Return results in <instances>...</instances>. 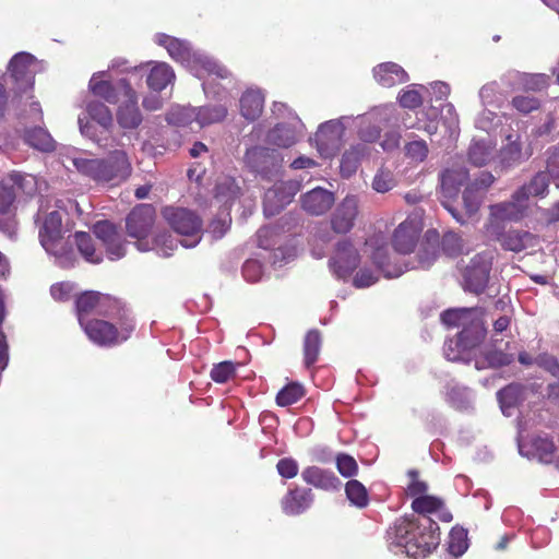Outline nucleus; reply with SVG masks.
Here are the masks:
<instances>
[{
  "label": "nucleus",
  "mask_w": 559,
  "mask_h": 559,
  "mask_svg": "<svg viewBox=\"0 0 559 559\" xmlns=\"http://www.w3.org/2000/svg\"><path fill=\"white\" fill-rule=\"evenodd\" d=\"M522 395V388L518 384H510L498 391L497 397L500 408L506 416L512 415V408L519 403Z\"/></svg>",
  "instance_id": "nucleus-47"
},
{
  "label": "nucleus",
  "mask_w": 559,
  "mask_h": 559,
  "mask_svg": "<svg viewBox=\"0 0 559 559\" xmlns=\"http://www.w3.org/2000/svg\"><path fill=\"white\" fill-rule=\"evenodd\" d=\"M153 41L163 47L168 56L183 66L195 78L202 81V88L207 97L224 99L227 97V90L224 87L217 91L214 85V76L223 81H231V72L216 59L202 50L194 49L192 45L182 38L174 37L165 33H156Z\"/></svg>",
  "instance_id": "nucleus-1"
},
{
  "label": "nucleus",
  "mask_w": 559,
  "mask_h": 559,
  "mask_svg": "<svg viewBox=\"0 0 559 559\" xmlns=\"http://www.w3.org/2000/svg\"><path fill=\"white\" fill-rule=\"evenodd\" d=\"M243 163L250 171L271 180L278 175L283 157L276 150L252 146L246 151Z\"/></svg>",
  "instance_id": "nucleus-13"
},
{
  "label": "nucleus",
  "mask_w": 559,
  "mask_h": 559,
  "mask_svg": "<svg viewBox=\"0 0 559 559\" xmlns=\"http://www.w3.org/2000/svg\"><path fill=\"white\" fill-rule=\"evenodd\" d=\"M231 218L227 210L222 211L216 218H214L206 231L213 239H221L229 229Z\"/></svg>",
  "instance_id": "nucleus-57"
},
{
  "label": "nucleus",
  "mask_w": 559,
  "mask_h": 559,
  "mask_svg": "<svg viewBox=\"0 0 559 559\" xmlns=\"http://www.w3.org/2000/svg\"><path fill=\"white\" fill-rule=\"evenodd\" d=\"M87 337L96 345L112 346L126 341L133 331L132 323H123L120 329L114 324L99 320H86L84 324H80Z\"/></svg>",
  "instance_id": "nucleus-14"
},
{
  "label": "nucleus",
  "mask_w": 559,
  "mask_h": 559,
  "mask_svg": "<svg viewBox=\"0 0 559 559\" xmlns=\"http://www.w3.org/2000/svg\"><path fill=\"white\" fill-rule=\"evenodd\" d=\"M359 255L357 250L347 241L337 245L334 255L330 260V267L338 278H348L357 267Z\"/></svg>",
  "instance_id": "nucleus-25"
},
{
  "label": "nucleus",
  "mask_w": 559,
  "mask_h": 559,
  "mask_svg": "<svg viewBox=\"0 0 559 559\" xmlns=\"http://www.w3.org/2000/svg\"><path fill=\"white\" fill-rule=\"evenodd\" d=\"M300 190L298 181H283L276 183L264 194L263 209L266 216H274L287 204H289L295 194Z\"/></svg>",
  "instance_id": "nucleus-21"
},
{
  "label": "nucleus",
  "mask_w": 559,
  "mask_h": 559,
  "mask_svg": "<svg viewBox=\"0 0 559 559\" xmlns=\"http://www.w3.org/2000/svg\"><path fill=\"white\" fill-rule=\"evenodd\" d=\"M500 121L498 115L490 110L489 107H484V110L476 118L475 124L476 128L484 131H491Z\"/></svg>",
  "instance_id": "nucleus-63"
},
{
  "label": "nucleus",
  "mask_w": 559,
  "mask_h": 559,
  "mask_svg": "<svg viewBox=\"0 0 559 559\" xmlns=\"http://www.w3.org/2000/svg\"><path fill=\"white\" fill-rule=\"evenodd\" d=\"M304 481L323 490L337 489L341 485L340 479L331 471L322 469L318 466H309L301 472Z\"/></svg>",
  "instance_id": "nucleus-38"
},
{
  "label": "nucleus",
  "mask_w": 559,
  "mask_h": 559,
  "mask_svg": "<svg viewBox=\"0 0 559 559\" xmlns=\"http://www.w3.org/2000/svg\"><path fill=\"white\" fill-rule=\"evenodd\" d=\"M214 76V85L217 91H222L224 87L227 90V97L221 99L218 97H207L209 99L219 102L216 105H205L201 107H195V117L197 124L199 128H203L213 123H218L223 121L228 112L227 103L230 100V87L234 85V76L231 75V81H223L221 78Z\"/></svg>",
  "instance_id": "nucleus-16"
},
{
  "label": "nucleus",
  "mask_w": 559,
  "mask_h": 559,
  "mask_svg": "<svg viewBox=\"0 0 559 559\" xmlns=\"http://www.w3.org/2000/svg\"><path fill=\"white\" fill-rule=\"evenodd\" d=\"M111 302L108 296L100 295L95 292H86L76 299V314L80 324L90 320L92 314L104 316L107 313V307Z\"/></svg>",
  "instance_id": "nucleus-27"
},
{
  "label": "nucleus",
  "mask_w": 559,
  "mask_h": 559,
  "mask_svg": "<svg viewBox=\"0 0 559 559\" xmlns=\"http://www.w3.org/2000/svg\"><path fill=\"white\" fill-rule=\"evenodd\" d=\"M23 139L29 146L41 152H51L56 147L55 140L43 127L26 129Z\"/></svg>",
  "instance_id": "nucleus-42"
},
{
  "label": "nucleus",
  "mask_w": 559,
  "mask_h": 559,
  "mask_svg": "<svg viewBox=\"0 0 559 559\" xmlns=\"http://www.w3.org/2000/svg\"><path fill=\"white\" fill-rule=\"evenodd\" d=\"M369 153V147L366 144H356L350 146L342 156L341 159V174L343 177H350L358 169L359 163Z\"/></svg>",
  "instance_id": "nucleus-41"
},
{
  "label": "nucleus",
  "mask_w": 559,
  "mask_h": 559,
  "mask_svg": "<svg viewBox=\"0 0 559 559\" xmlns=\"http://www.w3.org/2000/svg\"><path fill=\"white\" fill-rule=\"evenodd\" d=\"M85 111L91 121L79 117V128L83 136L97 143L100 147L106 146V138L99 132L95 123L104 131L109 132L114 127V115L110 108L100 100H87Z\"/></svg>",
  "instance_id": "nucleus-10"
},
{
  "label": "nucleus",
  "mask_w": 559,
  "mask_h": 559,
  "mask_svg": "<svg viewBox=\"0 0 559 559\" xmlns=\"http://www.w3.org/2000/svg\"><path fill=\"white\" fill-rule=\"evenodd\" d=\"M305 126L297 116H290L287 122L277 123L267 133V141L280 147H290L302 138Z\"/></svg>",
  "instance_id": "nucleus-24"
},
{
  "label": "nucleus",
  "mask_w": 559,
  "mask_h": 559,
  "mask_svg": "<svg viewBox=\"0 0 559 559\" xmlns=\"http://www.w3.org/2000/svg\"><path fill=\"white\" fill-rule=\"evenodd\" d=\"M396 121V108L393 104L379 105L369 111L354 117L352 126L357 128V135L362 144L373 143L380 139L383 128Z\"/></svg>",
  "instance_id": "nucleus-9"
},
{
  "label": "nucleus",
  "mask_w": 559,
  "mask_h": 559,
  "mask_svg": "<svg viewBox=\"0 0 559 559\" xmlns=\"http://www.w3.org/2000/svg\"><path fill=\"white\" fill-rule=\"evenodd\" d=\"M373 78L380 85L392 87L408 81L407 72L395 62H383L373 68Z\"/></svg>",
  "instance_id": "nucleus-37"
},
{
  "label": "nucleus",
  "mask_w": 559,
  "mask_h": 559,
  "mask_svg": "<svg viewBox=\"0 0 559 559\" xmlns=\"http://www.w3.org/2000/svg\"><path fill=\"white\" fill-rule=\"evenodd\" d=\"M154 209L151 205L142 204L136 206L127 217V231L134 238L135 246L140 251H150L154 248L148 238L154 224Z\"/></svg>",
  "instance_id": "nucleus-15"
},
{
  "label": "nucleus",
  "mask_w": 559,
  "mask_h": 559,
  "mask_svg": "<svg viewBox=\"0 0 559 559\" xmlns=\"http://www.w3.org/2000/svg\"><path fill=\"white\" fill-rule=\"evenodd\" d=\"M43 216V225L39 228V240L47 253L56 258V263L62 267L74 264V255L67 250L62 242L63 227L62 213L59 210L47 212L40 204L38 217Z\"/></svg>",
  "instance_id": "nucleus-5"
},
{
  "label": "nucleus",
  "mask_w": 559,
  "mask_h": 559,
  "mask_svg": "<svg viewBox=\"0 0 559 559\" xmlns=\"http://www.w3.org/2000/svg\"><path fill=\"white\" fill-rule=\"evenodd\" d=\"M359 201L355 195H347L335 209L332 216V227L336 233H347L358 215Z\"/></svg>",
  "instance_id": "nucleus-28"
},
{
  "label": "nucleus",
  "mask_w": 559,
  "mask_h": 559,
  "mask_svg": "<svg viewBox=\"0 0 559 559\" xmlns=\"http://www.w3.org/2000/svg\"><path fill=\"white\" fill-rule=\"evenodd\" d=\"M264 99L262 90L258 87L246 90L239 99L241 116L249 121L258 119L263 111Z\"/></svg>",
  "instance_id": "nucleus-36"
},
{
  "label": "nucleus",
  "mask_w": 559,
  "mask_h": 559,
  "mask_svg": "<svg viewBox=\"0 0 559 559\" xmlns=\"http://www.w3.org/2000/svg\"><path fill=\"white\" fill-rule=\"evenodd\" d=\"M519 133H510L506 136V143L500 150V160L503 165L511 166L520 163L531 155L528 150H523Z\"/></svg>",
  "instance_id": "nucleus-39"
},
{
  "label": "nucleus",
  "mask_w": 559,
  "mask_h": 559,
  "mask_svg": "<svg viewBox=\"0 0 559 559\" xmlns=\"http://www.w3.org/2000/svg\"><path fill=\"white\" fill-rule=\"evenodd\" d=\"M75 245L79 252L88 263L98 264L103 261V251L96 248L92 236L84 231H78L74 235Z\"/></svg>",
  "instance_id": "nucleus-43"
},
{
  "label": "nucleus",
  "mask_w": 559,
  "mask_h": 559,
  "mask_svg": "<svg viewBox=\"0 0 559 559\" xmlns=\"http://www.w3.org/2000/svg\"><path fill=\"white\" fill-rule=\"evenodd\" d=\"M237 365L231 361H222L211 370V378L217 383H225L235 376Z\"/></svg>",
  "instance_id": "nucleus-59"
},
{
  "label": "nucleus",
  "mask_w": 559,
  "mask_h": 559,
  "mask_svg": "<svg viewBox=\"0 0 559 559\" xmlns=\"http://www.w3.org/2000/svg\"><path fill=\"white\" fill-rule=\"evenodd\" d=\"M354 116H342L321 123L314 134L313 142L323 158H330L340 151L345 130L352 126Z\"/></svg>",
  "instance_id": "nucleus-12"
},
{
  "label": "nucleus",
  "mask_w": 559,
  "mask_h": 559,
  "mask_svg": "<svg viewBox=\"0 0 559 559\" xmlns=\"http://www.w3.org/2000/svg\"><path fill=\"white\" fill-rule=\"evenodd\" d=\"M442 322L448 326H462L455 338L444 343L443 353L447 359H459L462 352L453 353V345H461L465 337H469V346H477L485 336L484 323L480 312L474 308L450 309L441 314Z\"/></svg>",
  "instance_id": "nucleus-4"
},
{
  "label": "nucleus",
  "mask_w": 559,
  "mask_h": 559,
  "mask_svg": "<svg viewBox=\"0 0 559 559\" xmlns=\"http://www.w3.org/2000/svg\"><path fill=\"white\" fill-rule=\"evenodd\" d=\"M390 550L425 559L440 543L439 526L430 516L400 519L386 532Z\"/></svg>",
  "instance_id": "nucleus-2"
},
{
  "label": "nucleus",
  "mask_w": 559,
  "mask_h": 559,
  "mask_svg": "<svg viewBox=\"0 0 559 559\" xmlns=\"http://www.w3.org/2000/svg\"><path fill=\"white\" fill-rule=\"evenodd\" d=\"M334 203V194L323 188H314L301 198L302 209L311 215H322Z\"/></svg>",
  "instance_id": "nucleus-35"
},
{
  "label": "nucleus",
  "mask_w": 559,
  "mask_h": 559,
  "mask_svg": "<svg viewBox=\"0 0 559 559\" xmlns=\"http://www.w3.org/2000/svg\"><path fill=\"white\" fill-rule=\"evenodd\" d=\"M368 248H374L371 259L377 265L376 269L361 267L353 277V285L357 288H367L376 284L379 280V272L388 278L399 277L404 270L400 266L391 267L389 262L388 248L378 246V239H370L366 242Z\"/></svg>",
  "instance_id": "nucleus-11"
},
{
  "label": "nucleus",
  "mask_w": 559,
  "mask_h": 559,
  "mask_svg": "<svg viewBox=\"0 0 559 559\" xmlns=\"http://www.w3.org/2000/svg\"><path fill=\"white\" fill-rule=\"evenodd\" d=\"M530 202L524 189H516L511 198L490 205L486 233L501 234L506 223L521 222L528 215Z\"/></svg>",
  "instance_id": "nucleus-6"
},
{
  "label": "nucleus",
  "mask_w": 559,
  "mask_h": 559,
  "mask_svg": "<svg viewBox=\"0 0 559 559\" xmlns=\"http://www.w3.org/2000/svg\"><path fill=\"white\" fill-rule=\"evenodd\" d=\"M122 81L127 79H120L116 83H112L109 79L108 71L95 72L88 82V91L98 98L109 103L117 104L120 100V96L124 97V90L120 85Z\"/></svg>",
  "instance_id": "nucleus-23"
},
{
  "label": "nucleus",
  "mask_w": 559,
  "mask_h": 559,
  "mask_svg": "<svg viewBox=\"0 0 559 559\" xmlns=\"http://www.w3.org/2000/svg\"><path fill=\"white\" fill-rule=\"evenodd\" d=\"M178 241V239L168 234H162L152 238L151 243H154V248H151V250H155L160 257H169L177 248Z\"/></svg>",
  "instance_id": "nucleus-58"
},
{
  "label": "nucleus",
  "mask_w": 559,
  "mask_h": 559,
  "mask_svg": "<svg viewBox=\"0 0 559 559\" xmlns=\"http://www.w3.org/2000/svg\"><path fill=\"white\" fill-rule=\"evenodd\" d=\"M555 444L545 437L534 438L526 442L523 438L519 439V452L528 459H537L540 462L549 463L554 459Z\"/></svg>",
  "instance_id": "nucleus-31"
},
{
  "label": "nucleus",
  "mask_w": 559,
  "mask_h": 559,
  "mask_svg": "<svg viewBox=\"0 0 559 559\" xmlns=\"http://www.w3.org/2000/svg\"><path fill=\"white\" fill-rule=\"evenodd\" d=\"M72 164L83 176L96 183L119 186L132 174V163L124 150H114L105 158L72 157Z\"/></svg>",
  "instance_id": "nucleus-3"
},
{
  "label": "nucleus",
  "mask_w": 559,
  "mask_h": 559,
  "mask_svg": "<svg viewBox=\"0 0 559 559\" xmlns=\"http://www.w3.org/2000/svg\"><path fill=\"white\" fill-rule=\"evenodd\" d=\"M487 235L500 242L503 249L520 252L528 247H533L535 242V236L528 231L519 230V229H510L504 231L501 230V234L496 235L495 233H487Z\"/></svg>",
  "instance_id": "nucleus-32"
},
{
  "label": "nucleus",
  "mask_w": 559,
  "mask_h": 559,
  "mask_svg": "<svg viewBox=\"0 0 559 559\" xmlns=\"http://www.w3.org/2000/svg\"><path fill=\"white\" fill-rule=\"evenodd\" d=\"M540 106L538 98L530 95H516L512 98V107L521 114H530Z\"/></svg>",
  "instance_id": "nucleus-62"
},
{
  "label": "nucleus",
  "mask_w": 559,
  "mask_h": 559,
  "mask_svg": "<svg viewBox=\"0 0 559 559\" xmlns=\"http://www.w3.org/2000/svg\"><path fill=\"white\" fill-rule=\"evenodd\" d=\"M35 185V177L32 175H22L12 173L0 183V230L9 237L15 234V221L13 217V202L15 199V188L23 191H31Z\"/></svg>",
  "instance_id": "nucleus-7"
},
{
  "label": "nucleus",
  "mask_w": 559,
  "mask_h": 559,
  "mask_svg": "<svg viewBox=\"0 0 559 559\" xmlns=\"http://www.w3.org/2000/svg\"><path fill=\"white\" fill-rule=\"evenodd\" d=\"M242 275L246 281L255 283L264 275V266L259 259H249L243 263Z\"/></svg>",
  "instance_id": "nucleus-61"
},
{
  "label": "nucleus",
  "mask_w": 559,
  "mask_h": 559,
  "mask_svg": "<svg viewBox=\"0 0 559 559\" xmlns=\"http://www.w3.org/2000/svg\"><path fill=\"white\" fill-rule=\"evenodd\" d=\"M120 85L124 90V97L117 107L116 120L123 130L136 129L143 121L138 93L129 81H122Z\"/></svg>",
  "instance_id": "nucleus-17"
},
{
  "label": "nucleus",
  "mask_w": 559,
  "mask_h": 559,
  "mask_svg": "<svg viewBox=\"0 0 559 559\" xmlns=\"http://www.w3.org/2000/svg\"><path fill=\"white\" fill-rule=\"evenodd\" d=\"M240 187L231 177L222 178L216 185L215 200L227 210L231 203L239 197Z\"/></svg>",
  "instance_id": "nucleus-44"
},
{
  "label": "nucleus",
  "mask_w": 559,
  "mask_h": 559,
  "mask_svg": "<svg viewBox=\"0 0 559 559\" xmlns=\"http://www.w3.org/2000/svg\"><path fill=\"white\" fill-rule=\"evenodd\" d=\"M423 227L421 214L415 211L395 229L393 235V246L395 250L403 254L412 252Z\"/></svg>",
  "instance_id": "nucleus-20"
},
{
  "label": "nucleus",
  "mask_w": 559,
  "mask_h": 559,
  "mask_svg": "<svg viewBox=\"0 0 559 559\" xmlns=\"http://www.w3.org/2000/svg\"><path fill=\"white\" fill-rule=\"evenodd\" d=\"M493 147L488 140H474L468 150V157L476 166H483L492 157Z\"/></svg>",
  "instance_id": "nucleus-49"
},
{
  "label": "nucleus",
  "mask_w": 559,
  "mask_h": 559,
  "mask_svg": "<svg viewBox=\"0 0 559 559\" xmlns=\"http://www.w3.org/2000/svg\"><path fill=\"white\" fill-rule=\"evenodd\" d=\"M442 506V501L433 496L425 495L417 497L412 502V508L415 512L423 514V516H429L439 511Z\"/></svg>",
  "instance_id": "nucleus-55"
},
{
  "label": "nucleus",
  "mask_w": 559,
  "mask_h": 559,
  "mask_svg": "<svg viewBox=\"0 0 559 559\" xmlns=\"http://www.w3.org/2000/svg\"><path fill=\"white\" fill-rule=\"evenodd\" d=\"M445 401L454 408L460 411H467L473 407L474 394L473 392L455 381H450L444 386Z\"/></svg>",
  "instance_id": "nucleus-40"
},
{
  "label": "nucleus",
  "mask_w": 559,
  "mask_h": 559,
  "mask_svg": "<svg viewBox=\"0 0 559 559\" xmlns=\"http://www.w3.org/2000/svg\"><path fill=\"white\" fill-rule=\"evenodd\" d=\"M336 466L340 474L344 477H352L357 474L358 466L355 459L348 454H338Z\"/></svg>",
  "instance_id": "nucleus-64"
},
{
  "label": "nucleus",
  "mask_w": 559,
  "mask_h": 559,
  "mask_svg": "<svg viewBox=\"0 0 559 559\" xmlns=\"http://www.w3.org/2000/svg\"><path fill=\"white\" fill-rule=\"evenodd\" d=\"M397 185V178L394 175L393 170L389 167L381 166L377 169L372 181L371 188L377 193H386L391 191Z\"/></svg>",
  "instance_id": "nucleus-48"
},
{
  "label": "nucleus",
  "mask_w": 559,
  "mask_h": 559,
  "mask_svg": "<svg viewBox=\"0 0 559 559\" xmlns=\"http://www.w3.org/2000/svg\"><path fill=\"white\" fill-rule=\"evenodd\" d=\"M442 124L445 129V133L450 139H454L459 134V115L453 104L445 103L441 106L440 110Z\"/></svg>",
  "instance_id": "nucleus-52"
},
{
  "label": "nucleus",
  "mask_w": 559,
  "mask_h": 559,
  "mask_svg": "<svg viewBox=\"0 0 559 559\" xmlns=\"http://www.w3.org/2000/svg\"><path fill=\"white\" fill-rule=\"evenodd\" d=\"M163 217L174 231L180 236V243L185 248H194L202 239L203 223L201 217L191 210L167 206L163 210Z\"/></svg>",
  "instance_id": "nucleus-8"
},
{
  "label": "nucleus",
  "mask_w": 559,
  "mask_h": 559,
  "mask_svg": "<svg viewBox=\"0 0 559 559\" xmlns=\"http://www.w3.org/2000/svg\"><path fill=\"white\" fill-rule=\"evenodd\" d=\"M304 388L298 383H289L283 388L276 395V403L280 406H288L304 396Z\"/></svg>",
  "instance_id": "nucleus-56"
},
{
  "label": "nucleus",
  "mask_w": 559,
  "mask_h": 559,
  "mask_svg": "<svg viewBox=\"0 0 559 559\" xmlns=\"http://www.w3.org/2000/svg\"><path fill=\"white\" fill-rule=\"evenodd\" d=\"M144 67H150L146 84L148 88L155 92H162L167 86L173 85L176 80V74L170 64L164 61H148L143 63Z\"/></svg>",
  "instance_id": "nucleus-30"
},
{
  "label": "nucleus",
  "mask_w": 559,
  "mask_h": 559,
  "mask_svg": "<svg viewBox=\"0 0 559 559\" xmlns=\"http://www.w3.org/2000/svg\"><path fill=\"white\" fill-rule=\"evenodd\" d=\"M39 69L37 59L28 52L15 53L9 62L8 71L17 88L27 92L33 87L35 73Z\"/></svg>",
  "instance_id": "nucleus-18"
},
{
  "label": "nucleus",
  "mask_w": 559,
  "mask_h": 559,
  "mask_svg": "<svg viewBox=\"0 0 559 559\" xmlns=\"http://www.w3.org/2000/svg\"><path fill=\"white\" fill-rule=\"evenodd\" d=\"M93 231L105 248L107 258L110 261L120 260L126 255V242L115 225L107 221L97 222L93 227Z\"/></svg>",
  "instance_id": "nucleus-22"
},
{
  "label": "nucleus",
  "mask_w": 559,
  "mask_h": 559,
  "mask_svg": "<svg viewBox=\"0 0 559 559\" xmlns=\"http://www.w3.org/2000/svg\"><path fill=\"white\" fill-rule=\"evenodd\" d=\"M467 179L468 171L463 165H452L447 168L441 175L442 200H455Z\"/></svg>",
  "instance_id": "nucleus-29"
},
{
  "label": "nucleus",
  "mask_w": 559,
  "mask_h": 559,
  "mask_svg": "<svg viewBox=\"0 0 559 559\" xmlns=\"http://www.w3.org/2000/svg\"><path fill=\"white\" fill-rule=\"evenodd\" d=\"M321 345L320 334L317 331L307 333L304 343L305 364L307 367L312 366L319 356Z\"/></svg>",
  "instance_id": "nucleus-53"
},
{
  "label": "nucleus",
  "mask_w": 559,
  "mask_h": 559,
  "mask_svg": "<svg viewBox=\"0 0 559 559\" xmlns=\"http://www.w3.org/2000/svg\"><path fill=\"white\" fill-rule=\"evenodd\" d=\"M549 174L546 171L537 173L527 183L519 189H524L526 201L530 202L531 197L544 198L548 192Z\"/></svg>",
  "instance_id": "nucleus-50"
},
{
  "label": "nucleus",
  "mask_w": 559,
  "mask_h": 559,
  "mask_svg": "<svg viewBox=\"0 0 559 559\" xmlns=\"http://www.w3.org/2000/svg\"><path fill=\"white\" fill-rule=\"evenodd\" d=\"M492 252L484 251L476 254L464 271L466 289L476 294L483 292L488 283L492 263Z\"/></svg>",
  "instance_id": "nucleus-19"
},
{
  "label": "nucleus",
  "mask_w": 559,
  "mask_h": 559,
  "mask_svg": "<svg viewBox=\"0 0 559 559\" xmlns=\"http://www.w3.org/2000/svg\"><path fill=\"white\" fill-rule=\"evenodd\" d=\"M427 91L424 85L411 84L399 93L400 105L404 108L415 109L423 104V92Z\"/></svg>",
  "instance_id": "nucleus-51"
},
{
  "label": "nucleus",
  "mask_w": 559,
  "mask_h": 559,
  "mask_svg": "<svg viewBox=\"0 0 559 559\" xmlns=\"http://www.w3.org/2000/svg\"><path fill=\"white\" fill-rule=\"evenodd\" d=\"M550 78L543 73L509 72L502 78L504 85L518 86L525 91L539 92L549 85Z\"/></svg>",
  "instance_id": "nucleus-34"
},
{
  "label": "nucleus",
  "mask_w": 559,
  "mask_h": 559,
  "mask_svg": "<svg viewBox=\"0 0 559 559\" xmlns=\"http://www.w3.org/2000/svg\"><path fill=\"white\" fill-rule=\"evenodd\" d=\"M166 120L175 127H188L193 122L197 123L195 107L191 106H173L167 112Z\"/></svg>",
  "instance_id": "nucleus-46"
},
{
  "label": "nucleus",
  "mask_w": 559,
  "mask_h": 559,
  "mask_svg": "<svg viewBox=\"0 0 559 559\" xmlns=\"http://www.w3.org/2000/svg\"><path fill=\"white\" fill-rule=\"evenodd\" d=\"M478 96L484 107L499 108L506 100V92L502 90L501 84L497 81H491L484 84Z\"/></svg>",
  "instance_id": "nucleus-45"
},
{
  "label": "nucleus",
  "mask_w": 559,
  "mask_h": 559,
  "mask_svg": "<svg viewBox=\"0 0 559 559\" xmlns=\"http://www.w3.org/2000/svg\"><path fill=\"white\" fill-rule=\"evenodd\" d=\"M313 502L311 489L294 488L290 489L282 499V510L287 515H299L306 512Z\"/></svg>",
  "instance_id": "nucleus-33"
},
{
  "label": "nucleus",
  "mask_w": 559,
  "mask_h": 559,
  "mask_svg": "<svg viewBox=\"0 0 559 559\" xmlns=\"http://www.w3.org/2000/svg\"><path fill=\"white\" fill-rule=\"evenodd\" d=\"M442 249L450 257L461 254L464 251L463 239L453 231L447 233L442 238Z\"/></svg>",
  "instance_id": "nucleus-60"
},
{
  "label": "nucleus",
  "mask_w": 559,
  "mask_h": 559,
  "mask_svg": "<svg viewBox=\"0 0 559 559\" xmlns=\"http://www.w3.org/2000/svg\"><path fill=\"white\" fill-rule=\"evenodd\" d=\"M462 199L463 210H460L453 204L454 200H442L441 202L456 222L465 224L469 217L477 213L483 198L474 186H467L463 192Z\"/></svg>",
  "instance_id": "nucleus-26"
},
{
  "label": "nucleus",
  "mask_w": 559,
  "mask_h": 559,
  "mask_svg": "<svg viewBox=\"0 0 559 559\" xmlns=\"http://www.w3.org/2000/svg\"><path fill=\"white\" fill-rule=\"evenodd\" d=\"M345 491L352 504L358 508H365L368 504V492L360 481L355 479L347 481Z\"/></svg>",
  "instance_id": "nucleus-54"
}]
</instances>
